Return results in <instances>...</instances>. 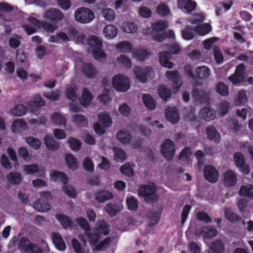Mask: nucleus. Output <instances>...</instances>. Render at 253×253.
<instances>
[{
	"mask_svg": "<svg viewBox=\"0 0 253 253\" xmlns=\"http://www.w3.org/2000/svg\"><path fill=\"white\" fill-rule=\"evenodd\" d=\"M166 76L174 83H177L180 79L179 74L177 71H168L166 73Z\"/></svg>",
	"mask_w": 253,
	"mask_h": 253,
	"instance_id": "nucleus-54",
	"label": "nucleus"
},
{
	"mask_svg": "<svg viewBox=\"0 0 253 253\" xmlns=\"http://www.w3.org/2000/svg\"><path fill=\"white\" fill-rule=\"evenodd\" d=\"M74 17L76 21L82 24H87L94 19V14L90 9L81 7L76 9Z\"/></svg>",
	"mask_w": 253,
	"mask_h": 253,
	"instance_id": "nucleus-2",
	"label": "nucleus"
},
{
	"mask_svg": "<svg viewBox=\"0 0 253 253\" xmlns=\"http://www.w3.org/2000/svg\"><path fill=\"white\" fill-rule=\"evenodd\" d=\"M113 193L108 190H102L95 193L94 198L99 203H104L107 200L113 199Z\"/></svg>",
	"mask_w": 253,
	"mask_h": 253,
	"instance_id": "nucleus-14",
	"label": "nucleus"
},
{
	"mask_svg": "<svg viewBox=\"0 0 253 253\" xmlns=\"http://www.w3.org/2000/svg\"><path fill=\"white\" fill-rule=\"evenodd\" d=\"M158 92L160 97L165 101H167L171 96L170 90L164 85H161L158 87Z\"/></svg>",
	"mask_w": 253,
	"mask_h": 253,
	"instance_id": "nucleus-44",
	"label": "nucleus"
},
{
	"mask_svg": "<svg viewBox=\"0 0 253 253\" xmlns=\"http://www.w3.org/2000/svg\"><path fill=\"white\" fill-rule=\"evenodd\" d=\"M155 192L156 188L153 185H144L138 190V195L144 197V200L147 203L155 202L158 201V196Z\"/></svg>",
	"mask_w": 253,
	"mask_h": 253,
	"instance_id": "nucleus-3",
	"label": "nucleus"
},
{
	"mask_svg": "<svg viewBox=\"0 0 253 253\" xmlns=\"http://www.w3.org/2000/svg\"><path fill=\"white\" fill-rule=\"evenodd\" d=\"M88 43L91 47L92 54L95 59L102 61L106 59L107 55L102 49V42L97 37L90 36L88 40Z\"/></svg>",
	"mask_w": 253,
	"mask_h": 253,
	"instance_id": "nucleus-1",
	"label": "nucleus"
},
{
	"mask_svg": "<svg viewBox=\"0 0 253 253\" xmlns=\"http://www.w3.org/2000/svg\"><path fill=\"white\" fill-rule=\"evenodd\" d=\"M70 148L74 151H78L81 148V142L77 138H70L68 140Z\"/></svg>",
	"mask_w": 253,
	"mask_h": 253,
	"instance_id": "nucleus-56",
	"label": "nucleus"
},
{
	"mask_svg": "<svg viewBox=\"0 0 253 253\" xmlns=\"http://www.w3.org/2000/svg\"><path fill=\"white\" fill-rule=\"evenodd\" d=\"M224 212L225 218L230 222L233 223H236L237 222L242 220L243 224H245V221L242 220V218L237 213L234 212L231 209L226 208L224 210Z\"/></svg>",
	"mask_w": 253,
	"mask_h": 253,
	"instance_id": "nucleus-20",
	"label": "nucleus"
},
{
	"mask_svg": "<svg viewBox=\"0 0 253 253\" xmlns=\"http://www.w3.org/2000/svg\"><path fill=\"white\" fill-rule=\"evenodd\" d=\"M84 235L87 238L89 243L92 247H94L100 239L98 233L90 232L89 230L84 232Z\"/></svg>",
	"mask_w": 253,
	"mask_h": 253,
	"instance_id": "nucleus-34",
	"label": "nucleus"
},
{
	"mask_svg": "<svg viewBox=\"0 0 253 253\" xmlns=\"http://www.w3.org/2000/svg\"><path fill=\"white\" fill-rule=\"evenodd\" d=\"M51 176L55 181L59 180L63 183H66L67 182V177L63 172L54 171L51 173Z\"/></svg>",
	"mask_w": 253,
	"mask_h": 253,
	"instance_id": "nucleus-45",
	"label": "nucleus"
},
{
	"mask_svg": "<svg viewBox=\"0 0 253 253\" xmlns=\"http://www.w3.org/2000/svg\"><path fill=\"white\" fill-rule=\"evenodd\" d=\"M115 47L117 50L124 53L129 52L132 48L131 43L128 41L121 42L116 44Z\"/></svg>",
	"mask_w": 253,
	"mask_h": 253,
	"instance_id": "nucleus-35",
	"label": "nucleus"
},
{
	"mask_svg": "<svg viewBox=\"0 0 253 253\" xmlns=\"http://www.w3.org/2000/svg\"><path fill=\"white\" fill-rule=\"evenodd\" d=\"M99 121L102 123L105 126L109 127L112 125V120L108 114L100 113L98 115Z\"/></svg>",
	"mask_w": 253,
	"mask_h": 253,
	"instance_id": "nucleus-52",
	"label": "nucleus"
},
{
	"mask_svg": "<svg viewBox=\"0 0 253 253\" xmlns=\"http://www.w3.org/2000/svg\"><path fill=\"white\" fill-rule=\"evenodd\" d=\"M112 85L117 91L126 92L130 87V81L126 76L118 74L113 77Z\"/></svg>",
	"mask_w": 253,
	"mask_h": 253,
	"instance_id": "nucleus-4",
	"label": "nucleus"
},
{
	"mask_svg": "<svg viewBox=\"0 0 253 253\" xmlns=\"http://www.w3.org/2000/svg\"><path fill=\"white\" fill-rule=\"evenodd\" d=\"M216 91L223 96H226L229 94L228 87L223 83H218L215 86Z\"/></svg>",
	"mask_w": 253,
	"mask_h": 253,
	"instance_id": "nucleus-46",
	"label": "nucleus"
},
{
	"mask_svg": "<svg viewBox=\"0 0 253 253\" xmlns=\"http://www.w3.org/2000/svg\"><path fill=\"white\" fill-rule=\"evenodd\" d=\"M122 29L126 33L132 34L137 30V26L133 23L125 22L122 24Z\"/></svg>",
	"mask_w": 253,
	"mask_h": 253,
	"instance_id": "nucleus-43",
	"label": "nucleus"
},
{
	"mask_svg": "<svg viewBox=\"0 0 253 253\" xmlns=\"http://www.w3.org/2000/svg\"><path fill=\"white\" fill-rule=\"evenodd\" d=\"M204 173L205 178L209 182H216L218 179V173L212 166L209 165L204 167Z\"/></svg>",
	"mask_w": 253,
	"mask_h": 253,
	"instance_id": "nucleus-8",
	"label": "nucleus"
},
{
	"mask_svg": "<svg viewBox=\"0 0 253 253\" xmlns=\"http://www.w3.org/2000/svg\"><path fill=\"white\" fill-rule=\"evenodd\" d=\"M103 34L105 37L109 39L115 38L118 34V30L113 25H108L103 29Z\"/></svg>",
	"mask_w": 253,
	"mask_h": 253,
	"instance_id": "nucleus-31",
	"label": "nucleus"
},
{
	"mask_svg": "<svg viewBox=\"0 0 253 253\" xmlns=\"http://www.w3.org/2000/svg\"><path fill=\"white\" fill-rule=\"evenodd\" d=\"M217 233L216 229L212 227H203L195 231V235L197 236L202 235L204 240L212 238Z\"/></svg>",
	"mask_w": 253,
	"mask_h": 253,
	"instance_id": "nucleus-9",
	"label": "nucleus"
},
{
	"mask_svg": "<svg viewBox=\"0 0 253 253\" xmlns=\"http://www.w3.org/2000/svg\"><path fill=\"white\" fill-rule=\"evenodd\" d=\"M195 76L201 80L208 79L211 74V71L206 66H201L197 67L195 71Z\"/></svg>",
	"mask_w": 253,
	"mask_h": 253,
	"instance_id": "nucleus-17",
	"label": "nucleus"
},
{
	"mask_svg": "<svg viewBox=\"0 0 253 253\" xmlns=\"http://www.w3.org/2000/svg\"><path fill=\"white\" fill-rule=\"evenodd\" d=\"M143 101L145 106L149 110H154L156 107V103L149 94H144Z\"/></svg>",
	"mask_w": 253,
	"mask_h": 253,
	"instance_id": "nucleus-41",
	"label": "nucleus"
},
{
	"mask_svg": "<svg viewBox=\"0 0 253 253\" xmlns=\"http://www.w3.org/2000/svg\"><path fill=\"white\" fill-rule=\"evenodd\" d=\"M27 128V125L22 119L15 120L11 126L12 130L14 133L26 130Z\"/></svg>",
	"mask_w": 253,
	"mask_h": 253,
	"instance_id": "nucleus-24",
	"label": "nucleus"
},
{
	"mask_svg": "<svg viewBox=\"0 0 253 253\" xmlns=\"http://www.w3.org/2000/svg\"><path fill=\"white\" fill-rule=\"evenodd\" d=\"M82 72L88 78H94L98 73L96 68L90 63H84Z\"/></svg>",
	"mask_w": 253,
	"mask_h": 253,
	"instance_id": "nucleus-15",
	"label": "nucleus"
},
{
	"mask_svg": "<svg viewBox=\"0 0 253 253\" xmlns=\"http://www.w3.org/2000/svg\"><path fill=\"white\" fill-rule=\"evenodd\" d=\"M52 238L53 243L57 250L63 251L66 249V244L59 234L53 233L52 234Z\"/></svg>",
	"mask_w": 253,
	"mask_h": 253,
	"instance_id": "nucleus-25",
	"label": "nucleus"
},
{
	"mask_svg": "<svg viewBox=\"0 0 253 253\" xmlns=\"http://www.w3.org/2000/svg\"><path fill=\"white\" fill-rule=\"evenodd\" d=\"M239 193L240 195H244L253 198V185H248L242 186Z\"/></svg>",
	"mask_w": 253,
	"mask_h": 253,
	"instance_id": "nucleus-42",
	"label": "nucleus"
},
{
	"mask_svg": "<svg viewBox=\"0 0 253 253\" xmlns=\"http://www.w3.org/2000/svg\"><path fill=\"white\" fill-rule=\"evenodd\" d=\"M83 165L85 170L88 172H92L93 171V164L90 158L86 157L84 160Z\"/></svg>",
	"mask_w": 253,
	"mask_h": 253,
	"instance_id": "nucleus-61",
	"label": "nucleus"
},
{
	"mask_svg": "<svg viewBox=\"0 0 253 253\" xmlns=\"http://www.w3.org/2000/svg\"><path fill=\"white\" fill-rule=\"evenodd\" d=\"M115 159L118 162H123L126 159V155L125 151L119 148H114Z\"/></svg>",
	"mask_w": 253,
	"mask_h": 253,
	"instance_id": "nucleus-48",
	"label": "nucleus"
},
{
	"mask_svg": "<svg viewBox=\"0 0 253 253\" xmlns=\"http://www.w3.org/2000/svg\"><path fill=\"white\" fill-rule=\"evenodd\" d=\"M27 112V108L23 104H17L14 106L9 112L11 115L15 117H20L24 115Z\"/></svg>",
	"mask_w": 253,
	"mask_h": 253,
	"instance_id": "nucleus-28",
	"label": "nucleus"
},
{
	"mask_svg": "<svg viewBox=\"0 0 253 253\" xmlns=\"http://www.w3.org/2000/svg\"><path fill=\"white\" fill-rule=\"evenodd\" d=\"M102 15L103 17L108 21H112L115 18L114 11L109 8H106L102 10Z\"/></svg>",
	"mask_w": 253,
	"mask_h": 253,
	"instance_id": "nucleus-49",
	"label": "nucleus"
},
{
	"mask_svg": "<svg viewBox=\"0 0 253 253\" xmlns=\"http://www.w3.org/2000/svg\"><path fill=\"white\" fill-rule=\"evenodd\" d=\"M92 98V95L89 92L87 88H84L82 92L81 104L83 106L86 107L90 103Z\"/></svg>",
	"mask_w": 253,
	"mask_h": 253,
	"instance_id": "nucleus-36",
	"label": "nucleus"
},
{
	"mask_svg": "<svg viewBox=\"0 0 253 253\" xmlns=\"http://www.w3.org/2000/svg\"><path fill=\"white\" fill-rule=\"evenodd\" d=\"M165 116L167 120L173 124L177 123L180 119L179 114L176 107H168L165 110Z\"/></svg>",
	"mask_w": 253,
	"mask_h": 253,
	"instance_id": "nucleus-13",
	"label": "nucleus"
},
{
	"mask_svg": "<svg viewBox=\"0 0 253 253\" xmlns=\"http://www.w3.org/2000/svg\"><path fill=\"white\" fill-rule=\"evenodd\" d=\"M224 245L220 240L212 242L210 247L209 253H223Z\"/></svg>",
	"mask_w": 253,
	"mask_h": 253,
	"instance_id": "nucleus-29",
	"label": "nucleus"
},
{
	"mask_svg": "<svg viewBox=\"0 0 253 253\" xmlns=\"http://www.w3.org/2000/svg\"><path fill=\"white\" fill-rule=\"evenodd\" d=\"M234 161L236 166L239 168L240 171L244 174H248L250 171V167L245 163V160L243 155L237 152L234 156Z\"/></svg>",
	"mask_w": 253,
	"mask_h": 253,
	"instance_id": "nucleus-7",
	"label": "nucleus"
},
{
	"mask_svg": "<svg viewBox=\"0 0 253 253\" xmlns=\"http://www.w3.org/2000/svg\"><path fill=\"white\" fill-rule=\"evenodd\" d=\"M177 2L179 7L188 12L193 11L196 6V3L192 0H177Z\"/></svg>",
	"mask_w": 253,
	"mask_h": 253,
	"instance_id": "nucleus-26",
	"label": "nucleus"
},
{
	"mask_svg": "<svg viewBox=\"0 0 253 253\" xmlns=\"http://www.w3.org/2000/svg\"><path fill=\"white\" fill-rule=\"evenodd\" d=\"M126 203L129 210H136L138 207L137 201L133 197H128L126 199Z\"/></svg>",
	"mask_w": 253,
	"mask_h": 253,
	"instance_id": "nucleus-64",
	"label": "nucleus"
},
{
	"mask_svg": "<svg viewBox=\"0 0 253 253\" xmlns=\"http://www.w3.org/2000/svg\"><path fill=\"white\" fill-rule=\"evenodd\" d=\"M118 140L123 144L129 143L132 140V135L130 132L126 129L119 131L117 134Z\"/></svg>",
	"mask_w": 253,
	"mask_h": 253,
	"instance_id": "nucleus-16",
	"label": "nucleus"
},
{
	"mask_svg": "<svg viewBox=\"0 0 253 253\" xmlns=\"http://www.w3.org/2000/svg\"><path fill=\"white\" fill-rule=\"evenodd\" d=\"M104 209L108 215L113 217L122 210L123 207L120 204L109 203L105 207Z\"/></svg>",
	"mask_w": 253,
	"mask_h": 253,
	"instance_id": "nucleus-22",
	"label": "nucleus"
},
{
	"mask_svg": "<svg viewBox=\"0 0 253 253\" xmlns=\"http://www.w3.org/2000/svg\"><path fill=\"white\" fill-rule=\"evenodd\" d=\"M41 26L47 32L53 33L57 28L56 24H52L47 22H43L41 23Z\"/></svg>",
	"mask_w": 253,
	"mask_h": 253,
	"instance_id": "nucleus-60",
	"label": "nucleus"
},
{
	"mask_svg": "<svg viewBox=\"0 0 253 253\" xmlns=\"http://www.w3.org/2000/svg\"><path fill=\"white\" fill-rule=\"evenodd\" d=\"M170 58V53L169 52L163 51L159 53V61L164 67L168 68H171L173 67V63L169 61Z\"/></svg>",
	"mask_w": 253,
	"mask_h": 253,
	"instance_id": "nucleus-23",
	"label": "nucleus"
},
{
	"mask_svg": "<svg viewBox=\"0 0 253 253\" xmlns=\"http://www.w3.org/2000/svg\"><path fill=\"white\" fill-rule=\"evenodd\" d=\"M33 207L40 212H46L50 208V205L48 204L40 199L38 200L34 203Z\"/></svg>",
	"mask_w": 253,
	"mask_h": 253,
	"instance_id": "nucleus-33",
	"label": "nucleus"
},
{
	"mask_svg": "<svg viewBox=\"0 0 253 253\" xmlns=\"http://www.w3.org/2000/svg\"><path fill=\"white\" fill-rule=\"evenodd\" d=\"M206 132L208 137L210 140L216 142L219 141L220 136L214 127L212 126L208 127L206 129Z\"/></svg>",
	"mask_w": 253,
	"mask_h": 253,
	"instance_id": "nucleus-40",
	"label": "nucleus"
},
{
	"mask_svg": "<svg viewBox=\"0 0 253 253\" xmlns=\"http://www.w3.org/2000/svg\"><path fill=\"white\" fill-rule=\"evenodd\" d=\"M244 78L245 66L243 64H240L237 67L234 75L229 76L228 80L235 84L243 81Z\"/></svg>",
	"mask_w": 253,
	"mask_h": 253,
	"instance_id": "nucleus-10",
	"label": "nucleus"
},
{
	"mask_svg": "<svg viewBox=\"0 0 253 253\" xmlns=\"http://www.w3.org/2000/svg\"><path fill=\"white\" fill-rule=\"evenodd\" d=\"M71 121L74 125L80 127H85L87 126L88 120L87 118L82 114H76L71 118Z\"/></svg>",
	"mask_w": 253,
	"mask_h": 253,
	"instance_id": "nucleus-19",
	"label": "nucleus"
},
{
	"mask_svg": "<svg viewBox=\"0 0 253 253\" xmlns=\"http://www.w3.org/2000/svg\"><path fill=\"white\" fill-rule=\"evenodd\" d=\"M117 61L120 65H123L126 68L131 67L132 64L130 60L125 55H121L117 58Z\"/></svg>",
	"mask_w": 253,
	"mask_h": 253,
	"instance_id": "nucleus-53",
	"label": "nucleus"
},
{
	"mask_svg": "<svg viewBox=\"0 0 253 253\" xmlns=\"http://www.w3.org/2000/svg\"><path fill=\"white\" fill-rule=\"evenodd\" d=\"M44 142L46 148L52 151L57 150L59 147V143L51 135H45Z\"/></svg>",
	"mask_w": 253,
	"mask_h": 253,
	"instance_id": "nucleus-27",
	"label": "nucleus"
},
{
	"mask_svg": "<svg viewBox=\"0 0 253 253\" xmlns=\"http://www.w3.org/2000/svg\"><path fill=\"white\" fill-rule=\"evenodd\" d=\"M192 96L197 102L201 103L206 101L208 94L203 90L195 88L192 92Z\"/></svg>",
	"mask_w": 253,
	"mask_h": 253,
	"instance_id": "nucleus-30",
	"label": "nucleus"
},
{
	"mask_svg": "<svg viewBox=\"0 0 253 253\" xmlns=\"http://www.w3.org/2000/svg\"><path fill=\"white\" fill-rule=\"evenodd\" d=\"M50 121L55 126H63L65 127L66 125V118L59 112L53 113L50 117Z\"/></svg>",
	"mask_w": 253,
	"mask_h": 253,
	"instance_id": "nucleus-21",
	"label": "nucleus"
},
{
	"mask_svg": "<svg viewBox=\"0 0 253 253\" xmlns=\"http://www.w3.org/2000/svg\"><path fill=\"white\" fill-rule=\"evenodd\" d=\"M110 242V239L109 238H105L103 241L101 242L99 244L94 246L93 249V251H102L106 249L108 247Z\"/></svg>",
	"mask_w": 253,
	"mask_h": 253,
	"instance_id": "nucleus-59",
	"label": "nucleus"
},
{
	"mask_svg": "<svg viewBox=\"0 0 253 253\" xmlns=\"http://www.w3.org/2000/svg\"><path fill=\"white\" fill-rule=\"evenodd\" d=\"M43 17L53 21L58 22L63 19L64 14L59 9L52 8L45 12Z\"/></svg>",
	"mask_w": 253,
	"mask_h": 253,
	"instance_id": "nucleus-11",
	"label": "nucleus"
},
{
	"mask_svg": "<svg viewBox=\"0 0 253 253\" xmlns=\"http://www.w3.org/2000/svg\"><path fill=\"white\" fill-rule=\"evenodd\" d=\"M156 11L161 16H166L169 13V9L167 4L162 2L158 5Z\"/></svg>",
	"mask_w": 253,
	"mask_h": 253,
	"instance_id": "nucleus-55",
	"label": "nucleus"
},
{
	"mask_svg": "<svg viewBox=\"0 0 253 253\" xmlns=\"http://www.w3.org/2000/svg\"><path fill=\"white\" fill-rule=\"evenodd\" d=\"M26 140L27 143L35 149H38L41 147V141L33 137H27Z\"/></svg>",
	"mask_w": 253,
	"mask_h": 253,
	"instance_id": "nucleus-57",
	"label": "nucleus"
},
{
	"mask_svg": "<svg viewBox=\"0 0 253 253\" xmlns=\"http://www.w3.org/2000/svg\"><path fill=\"white\" fill-rule=\"evenodd\" d=\"M161 153L168 161L171 160L175 153L174 142L171 140L167 139L162 144Z\"/></svg>",
	"mask_w": 253,
	"mask_h": 253,
	"instance_id": "nucleus-6",
	"label": "nucleus"
},
{
	"mask_svg": "<svg viewBox=\"0 0 253 253\" xmlns=\"http://www.w3.org/2000/svg\"><path fill=\"white\" fill-rule=\"evenodd\" d=\"M57 219L60 222L61 225L66 228L71 225V221L70 219L67 216L64 214H57L56 215Z\"/></svg>",
	"mask_w": 253,
	"mask_h": 253,
	"instance_id": "nucleus-58",
	"label": "nucleus"
},
{
	"mask_svg": "<svg viewBox=\"0 0 253 253\" xmlns=\"http://www.w3.org/2000/svg\"><path fill=\"white\" fill-rule=\"evenodd\" d=\"M97 230L98 233L107 235L109 233V226L104 220H100L96 223Z\"/></svg>",
	"mask_w": 253,
	"mask_h": 253,
	"instance_id": "nucleus-38",
	"label": "nucleus"
},
{
	"mask_svg": "<svg viewBox=\"0 0 253 253\" xmlns=\"http://www.w3.org/2000/svg\"><path fill=\"white\" fill-rule=\"evenodd\" d=\"M133 70L136 78L141 83H145L148 79H152L155 77V73L150 67L143 68L136 66L133 68Z\"/></svg>",
	"mask_w": 253,
	"mask_h": 253,
	"instance_id": "nucleus-5",
	"label": "nucleus"
},
{
	"mask_svg": "<svg viewBox=\"0 0 253 253\" xmlns=\"http://www.w3.org/2000/svg\"><path fill=\"white\" fill-rule=\"evenodd\" d=\"M199 117L206 121H211L215 118V112L210 107H205L201 110Z\"/></svg>",
	"mask_w": 253,
	"mask_h": 253,
	"instance_id": "nucleus-18",
	"label": "nucleus"
},
{
	"mask_svg": "<svg viewBox=\"0 0 253 253\" xmlns=\"http://www.w3.org/2000/svg\"><path fill=\"white\" fill-rule=\"evenodd\" d=\"M76 90L77 87L75 85H68L65 90L66 97L73 101H75L77 97Z\"/></svg>",
	"mask_w": 253,
	"mask_h": 253,
	"instance_id": "nucleus-37",
	"label": "nucleus"
},
{
	"mask_svg": "<svg viewBox=\"0 0 253 253\" xmlns=\"http://www.w3.org/2000/svg\"><path fill=\"white\" fill-rule=\"evenodd\" d=\"M31 244L32 243L27 237H23L19 242L18 248L20 251L25 252Z\"/></svg>",
	"mask_w": 253,
	"mask_h": 253,
	"instance_id": "nucleus-50",
	"label": "nucleus"
},
{
	"mask_svg": "<svg viewBox=\"0 0 253 253\" xmlns=\"http://www.w3.org/2000/svg\"><path fill=\"white\" fill-rule=\"evenodd\" d=\"M39 166L37 165H25L23 167L24 170L28 174H33L39 170Z\"/></svg>",
	"mask_w": 253,
	"mask_h": 253,
	"instance_id": "nucleus-62",
	"label": "nucleus"
},
{
	"mask_svg": "<svg viewBox=\"0 0 253 253\" xmlns=\"http://www.w3.org/2000/svg\"><path fill=\"white\" fill-rule=\"evenodd\" d=\"M76 222L84 231V232L90 230L89 225L84 218L82 217H78L76 219Z\"/></svg>",
	"mask_w": 253,
	"mask_h": 253,
	"instance_id": "nucleus-63",
	"label": "nucleus"
},
{
	"mask_svg": "<svg viewBox=\"0 0 253 253\" xmlns=\"http://www.w3.org/2000/svg\"><path fill=\"white\" fill-rule=\"evenodd\" d=\"M237 181L236 173L232 170H228L223 173V182L225 186L231 187L235 185Z\"/></svg>",
	"mask_w": 253,
	"mask_h": 253,
	"instance_id": "nucleus-12",
	"label": "nucleus"
},
{
	"mask_svg": "<svg viewBox=\"0 0 253 253\" xmlns=\"http://www.w3.org/2000/svg\"><path fill=\"white\" fill-rule=\"evenodd\" d=\"M132 54L137 60L143 61L147 58L149 53L145 50L136 49L133 51Z\"/></svg>",
	"mask_w": 253,
	"mask_h": 253,
	"instance_id": "nucleus-47",
	"label": "nucleus"
},
{
	"mask_svg": "<svg viewBox=\"0 0 253 253\" xmlns=\"http://www.w3.org/2000/svg\"><path fill=\"white\" fill-rule=\"evenodd\" d=\"M211 30V27L208 24H202L198 27H196L195 31L197 33L200 35H205L209 33Z\"/></svg>",
	"mask_w": 253,
	"mask_h": 253,
	"instance_id": "nucleus-51",
	"label": "nucleus"
},
{
	"mask_svg": "<svg viewBox=\"0 0 253 253\" xmlns=\"http://www.w3.org/2000/svg\"><path fill=\"white\" fill-rule=\"evenodd\" d=\"M7 181L12 184H19L23 179L21 174L18 172H10L6 175Z\"/></svg>",
	"mask_w": 253,
	"mask_h": 253,
	"instance_id": "nucleus-32",
	"label": "nucleus"
},
{
	"mask_svg": "<svg viewBox=\"0 0 253 253\" xmlns=\"http://www.w3.org/2000/svg\"><path fill=\"white\" fill-rule=\"evenodd\" d=\"M65 160L67 165L70 169L75 170L78 168L79 164L77 160L72 155L70 154H66Z\"/></svg>",
	"mask_w": 253,
	"mask_h": 253,
	"instance_id": "nucleus-39",
	"label": "nucleus"
}]
</instances>
